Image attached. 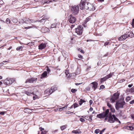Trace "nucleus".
<instances>
[{
  "mask_svg": "<svg viewBox=\"0 0 134 134\" xmlns=\"http://www.w3.org/2000/svg\"><path fill=\"white\" fill-rule=\"evenodd\" d=\"M113 74V72H110L109 74L108 75V76H109V78L112 77Z\"/></svg>",
  "mask_w": 134,
  "mask_h": 134,
  "instance_id": "31",
  "label": "nucleus"
},
{
  "mask_svg": "<svg viewBox=\"0 0 134 134\" xmlns=\"http://www.w3.org/2000/svg\"><path fill=\"white\" fill-rule=\"evenodd\" d=\"M129 91L131 93L134 92V86L129 90Z\"/></svg>",
  "mask_w": 134,
  "mask_h": 134,
  "instance_id": "28",
  "label": "nucleus"
},
{
  "mask_svg": "<svg viewBox=\"0 0 134 134\" xmlns=\"http://www.w3.org/2000/svg\"><path fill=\"white\" fill-rule=\"evenodd\" d=\"M78 57L79 58L81 59H82L83 57V56L81 55H78Z\"/></svg>",
  "mask_w": 134,
  "mask_h": 134,
  "instance_id": "53",
  "label": "nucleus"
},
{
  "mask_svg": "<svg viewBox=\"0 0 134 134\" xmlns=\"http://www.w3.org/2000/svg\"><path fill=\"white\" fill-rule=\"evenodd\" d=\"M89 103L90 105H91L93 103V101L92 100H90L89 101Z\"/></svg>",
  "mask_w": 134,
  "mask_h": 134,
  "instance_id": "56",
  "label": "nucleus"
},
{
  "mask_svg": "<svg viewBox=\"0 0 134 134\" xmlns=\"http://www.w3.org/2000/svg\"><path fill=\"white\" fill-rule=\"evenodd\" d=\"M127 35V37H132L134 36V34L131 31L128 32L126 34Z\"/></svg>",
  "mask_w": 134,
  "mask_h": 134,
  "instance_id": "17",
  "label": "nucleus"
},
{
  "mask_svg": "<svg viewBox=\"0 0 134 134\" xmlns=\"http://www.w3.org/2000/svg\"><path fill=\"white\" fill-rule=\"evenodd\" d=\"M83 27L82 26H78L77 28L75 29V32L78 35H80L82 34Z\"/></svg>",
  "mask_w": 134,
  "mask_h": 134,
  "instance_id": "8",
  "label": "nucleus"
},
{
  "mask_svg": "<svg viewBox=\"0 0 134 134\" xmlns=\"http://www.w3.org/2000/svg\"><path fill=\"white\" fill-rule=\"evenodd\" d=\"M91 19L90 17H88L86 18L85 20V23H86L88 21H89Z\"/></svg>",
  "mask_w": 134,
  "mask_h": 134,
  "instance_id": "27",
  "label": "nucleus"
},
{
  "mask_svg": "<svg viewBox=\"0 0 134 134\" xmlns=\"http://www.w3.org/2000/svg\"><path fill=\"white\" fill-rule=\"evenodd\" d=\"M109 44V42H106L105 43L104 46H106L108 45Z\"/></svg>",
  "mask_w": 134,
  "mask_h": 134,
  "instance_id": "50",
  "label": "nucleus"
},
{
  "mask_svg": "<svg viewBox=\"0 0 134 134\" xmlns=\"http://www.w3.org/2000/svg\"><path fill=\"white\" fill-rule=\"evenodd\" d=\"M86 90L87 91H89L90 90V87H88L86 88Z\"/></svg>",
  "mask_w": 134,
  "mask_h": 134,
  "instance_id": "48",
  "label": "nucleus"
},
{
  "mask_svg": "<svg viewBox=\"0 0 134 134\" xmlns=\"http://www.w3.org/2000/svg\"><path fill=\"white\" fill-rule=\"evenodd\" d=\"M127 37V35L126 34H125L119 37L118 39L119 41H122L125 40Z\"/></svg>",
  "mask_w": 134,
  "mask_h": 134,
  "instance_id": "11",
  "label": "nucleus"
},
{
  "mask_svg": "<svg viewBox=\"0 0 134 134\" xmlns=\"http://www.w3.org/2000/svg\"><path fill=\"white\" fill-rule=\"evenodd\" d=\"M67 125H64L62 126H61L60 127V129L62 130L63 131L65 129L66 127H67Z\"/></svg>",
  "mask_w": 134,
  "mask_h": 134,
  "instance_id": "25",
  "label": "nucleus"
},
{
  "mask_svg": "<svg viewBox=\"0 0 134 134\" xmlns=\"http://www.w3.org/2000/svg\"><path fill=\"white\" fill-rule=\"evenodd\" d=\"M46 44L45 43H41L38 46L39 49H44L46 46Z\"/></svg>",
  "mask_w": 134,
  "mask_h": 134,
  "instance_id": "14",
  "label": "nucleus"
},
{
  "mask_svg": "<svg viewBox=\"0 0 134 134\" xmlns=\"http://www.w3.org/2000/svg\"><path fill=\"white\" fill-rule=\"evenodd\" d=\"M57 89V88L56 87L53 86L51 87L50 89L49 90H48L47 91H49V93L51 94L53 92L56 90Z\"/></svg>",
  "mask_w": 134,
  "mask_h": 134,
  "instance_id": "12",
  "label": "nucleus"
},
{
  "mask_svg": "<svg viewBox=\"0 0 134 134\" xmlns=\"http://www.w3.org/2000/svg\"><path fill=\"white\" fill-rule=\"evenodd\" d=\"M71 11L73 15L77 14L79 12V6L78 5L72 6Z\"/></svg>",
  "mask_w": 134,
  "mask_h": 134,
  "instance_id": "4",
  "label": "nucleus"
},
{
  "mask_svg": "<svg viewBox=\"0 0 134 134\" xmlns=\"http://www.w3.org/2000/svg\"><path fill=\"white\" fill-rule=\"evenodd\" d=\"M134 128V124H133L132 126H127L126 128V129L132 130Z\"/></svg>",
  "mask_w": 134,
  "mask_h": 134,
  "instance_id": "21",
  "label": "nucleus"
},
{
  "mask_svg": "<svg viewBox=\"0 0 134 134\" xmlns=\"http://www.w3.org/2000/svg\"><path fill=\"white\" fill-rule=\"evenodd\" d=\"M8 61H4L2 62L1 63H0V65H2V64H4L5 63L7 62Z\"/></svg>",
  "mask_w": 134,
  "mask_h": 134,
  "instance_id": "44",
  "label": "nucleus"
},
{
  "mask_svg": "<svg viewBox=\"0 0 134 134\" xmlns=\"http://www.w3.org/2000/svg\"><path fill=\"white\" fill-rule=\"evenodd\" d=\"M105 88L104 86L103 85H100V89H103Z\"/></svg>",
  "mask_w": 134,
  "mask_h": 134,
  "instance_id": "40",
  "label": "nucleus"
},
{
  "mask_svg": "<svg viewBox=\"0 0 134 134\" xmlns=\"http://www.w3.org/2000/svg\"><path fill=\"white\" fill-rule=\"evenodd\" d=\"M131 99V97L130 96H128L127 98H126V100L127 102L128 101L130 100Z\"/></svg>",
  "mask_w": 134,
  "mask_h": 134,
  "instance_id": "37",
  "label": "nucleus"
},
{
  "mask_svg": "<svg viewBox=\"0 0 134 134\" xmlns=\"http://www.w3.org/2000/svg\"><path fill=\"white\" fill-rule=\"evenodd\" d=\"M76 75V74L75 73H71L70 74H69V77L73 78L75 77Z\"/></svg>",
  "mask_w": 134,
  "mask_h": 134,
  "instance_id": "20",
  "label": "nucleus"
},
{
  "mask_svg": "<svg viewBox=\"0 0 134 134\" xmlns=\"http://www.w3.org/2000/svg\"><path fill=\"white\" fill-rule=\"evenodd\" d=\"M41 31L42 32L45 33L49 32V30L48 28L46 27H44L41 29Z\"/></svg>",
  "mask_w": 134,
  "mask_h": 134,
  "instance_id": "16",
  "label": "nucleus"
},
{
  "mask_svg": "<svg viewBox=\"0 0 134 134\" xmlns=\"http://www.w3.org/2000/svg\"><path fill=\"white\" fill-rule=\"evenodd\" d=\"M4 113V111H1L0 113V114L2 115H3Z\"/></svg>",
  "mask_w": 134,
  "mask_h": 134,
  "instance_id": "57",
  "label": "nucleus"
},
{
  "mask_svg": "<svg viewBox=\"0 0 134 134\" xmlns=\"http://www.w3.org/2000/svg\"><path fill=\"white\" fill-rule=\"evenodd\" d=\"M15 81L14 79H9L7 78L4 81V83L6 85L11 84Z\"/></svg>",
  "mask_w": 134,
  "mask_h": 134,
  "instance_id": "5",
  "label": "nucleus"
},
{
  "mask_svg": "<svg viewBox=\"0 0 134 134\" xmlns=\"http://www.w3.org/2000/svg\"><path fill=\"white\" fill-rule=\"evenodd\" d=\"M132 26L133 27H134V19H133L132 23Z\"/></svg>",
  "mask_w": 134,
  "mask_h": 134,
  "instance_id": "49",
  "label": "nucleus"
},
{
  "mask_svg": "<svg viewBox=\"0 0 134 134\" xmlns=\"http://www.w3.org/2000/svg\"><path fill=\"white\" fill-rule=\"evenodd\" d=\"M76 91L77 90L75 89H72L71 90V91L73 93H75Z\"/></svg>",
  "mask_w": 134,
  "mask_h": 134,
  "instance_id": "35",
  "label": "nucleus"
},
{
  "mask_svg": "<svg viewBox=\"0 0 134 134\" xmlns=\"http://www.w3.org/2000/svg\"><path fill=\"white\" fill-rule=\"evenodd\" d=\"M72 132L75 134H80L81 133V132L80 131L79 129L76 130H74L72 131Z\"/></svg>",
  "mask_w": 134,
  "mask_h": 134,
  "instance_id": "19",
  "label": "nucleus"
},
{
  "mask_svg": "<svg viewBox=\"0 0 134 134\" xmlns=\"http://www.w3.org/2000/svg\"><path fill=\"white\" fill-rule=\"evenodd\" d=\"M47 72L48 74L51 71L50 69L48 68V67H47Z\"/></svg>",
  "mask_w": 134,
  "mask_h": 134,
  "instance_id": "41",
  "label": "nucleus"
},
{
  "mask_svg": "<svg viewBox=\"0 0 134 134\" xmlns=\"http://www.w3.org/2000/svg\"><path fill=\"white\" fill-rule=\"evenodd\" d=\"M39 129L40 130V131H41L42 132V131L44 130V128H42V127H40L39 128Z\"/></svg>",
  "mask_w": 134,
  "mask_h": 134,
  "instance_id": "55",
  "label": "nucleus"
},
{
  "mask_svg": "<svg viewBox=\"0 0 134 134\" xmlns=\"http://www.w3.org/2000/svg\"><path fill=\"white\" fill-rule=\"evenodd\" d=\"M73 105L74 106V108H75L79 106V105L77 103H74Z\"/></svg>",
  "mask_w": 134,
  "mask_h": 134,
  "instance_id": "30",
  "label": "nucleus"
},
{
  "mask_svg": "<svg viewBox=\"0 0 134 134\" xmlns=\"http://www.w3.org/2000/svg\"><path fill=\"white\" fill-rule=\"evenodd\" d=\"M85 9L90 10H94L95 9V7L93 4L89 3H86Z\"/></svg>",
  "mask_w": 134,
  "mask_h": 134,
  "instance_id": "6",
  "label": "nucleus"
},
{
  "mask_svg": "<svg viewBox=\"0 0 134 134\" xmlns=\"http://www.w3.org/2000/svg\"><path fill=\"white\" fill-rule=\"evenodd\" d=\"M80 102H81L82 103H84V102H86V101L85 100H83V99H80Z\"/></svg>",
  "mask_w": 134,
  "mask_h": 134,
  "instance_id": "43",
  "label": "nucleus"
},
{
  "mask_svg": "<svg viewBox=\"0 0 134 134\" xmlns=\"http://www.w3.org/2000/svg\"><path fill=\"white\" fill-rule=\"evenodd\" d=\"M98 1H100L101 2H102L104 1V0H97Z\"/></svg>",
  "mask_w": 134,
  "mask_h": 134,
  "instance_id": "62",
  "label": "nucleus"
},
{
  "mask_svg": "<svg viewBox=\"0 0 134 134\" xmlns=\"http://www.w3.org/2000/svg\"><path fill=\"white\" fill-rule=\"evenodd\" d=\"M55 0H48L47 1L46 0H44V1L45 3H48L50 2H52L53 1H54Z\"/></svg>",
  "mask_w": 134,
  "mask_h": 134,
  "instance_id": "26",
  "label": "nucleus"
},
{
  "mask_svg": "<svg viewBox=\"0 0 134 134\" xmlns=\"http://www.w3.org/2000/svg\"><path fill=\"white\" fill-rule=\"evenodd\" d=\"M91 84L92 85V87L93 88L94 90H95L97 87L98 83L96 82H92L91 83Z\"/></svg>",
  "mask_w": 134,
  "mask_h": 134,
  "instance_id": "13",
  "label": "nucleus"
},
{
  "mask_svg": "<svg viewBox=\"0 0 134 134\" xmlns=\"http://www.w3.org/2000/svg\"><path fill=\"white\" fill-rule=\"evenodd\" d=\"M130 103L131 104L134 103V100H132L130 102Z\"/></svg>",
  "mask_w": 134,
  "mask_h": 134,
  "instance_id": "52",
  "label": "nucleus"
},
{
  "mask_svg": "<svg viewBox=\"0 0 134 134\" xmlns=\"http://www.w3.org/2000/svg\"><path fill=\"white\" fill-rule=\"evenodd\" d=\"M47 72L46 71L44 72L41 75V78L42 79L46 77L47 75Z\"/></svg>",
  "mask_w": 134,
  "mask_h": 134,
  "instance_id": "18",
  "label": "nucleus"
},
{
  "mask_svg": "<svg viewBox=\"0 0 134 134\" xmlns=\"http://www.w3.org/2000/svg\"><path fill=\"white\" fill-rule=\"evenodd\" d=\"M107 105L110 108L112 107L111 105L108 102L107 103Z\"/></svg>",
  "mask_w": 134,
  "mask_h": 134,
  "instance_id": "39",
  "label": "nucleus"
},
{
  "mask_svg": "<svg viewBox=\"0 0 134 134\" xmlns=\"http://www.w3.org/2000/svg\"><path fill=\"white\" fill-rule=\"evenodd\" d=\"M87 3L86 2H83L80 4V6L81 9L83 10L85 9L86 3Z\"/></svg>",
  "mask_w": 134,
  "mask_h": 134,
  "instance_id": "15",
  "label": "nucleus"
},
{
  "mask_svg": "<svg viewBox=\"0 0 134 134\" xmlns=\"http://www.w3.org/2000/svg\"><path fill=\"white\" fill-rule=\"evenodd\" d=\"M81 116L82 117L86 119V120H87V119L86 118V117H87V118H88V116Z\"/></svg>",
  "mask_w": 134,
  "mask_h": 134,
  "instance_id": "46",
  "label": "nucleus"
},
{
  "mask_svg": "<svg viewBox=\"0 0 134 134\" xmlns=\"http://www.w3.org/2000/svg\"><path fill=\"white\" fill-rule=\"evenodd\" d=\"M107 80V79L105 77L103 78H101L100 79V83L101 84L102 82L106 80Z\"/></svg>",
  "mask_w": 134,
  "mask_h": 134,
  "instance_id": "23",
  "label": "nucleus"
},
{
  "mask_svg": "<svg viewBox=\"0 0 134 134\" xmlns=\"http://www.w3.org/2000/svg\"><path fill=\"white\" fill-rule=\"evenodd\" d=\"M68 107V105H66L65 106L63 107V108H62L63 110H64V109H66Z\"/></svg>",
  "mask_w": 134,
  "mask_h": 134,
  "instance_id": "47",
  "label": "nucleus"
},
{
  "mask_svg": "<svg viewBox=\"0 0 134 134\" xmlns=\"http://www.w3.org/2000/svg\"><path fill=\"white\" fill-rule=\"evenodd\" d=\"M68 19V21L70 23L72 24L75 22L76 20V18L71 14L69 16Z\"/></svg>",
  "mask_w": 134,
  "mask_h": 134,
  "instance_id": "9",
  "label": "nucleus"
},
{
  "mask_svg": "<svg viewBox=\"0 0 134 134\" xmlns=\"http://www.w3.org/2000/svg\"><path fill=\"white\" fill-rule=\"evenodd\" d=\"M105 130V129H103L100 132L99 134H102V133L104 132Z\"/></svg>",
  "mask_w": 134,
  "mask_h": 134,
  "instance_id": "42",
  "label": "nucleus"
},
{
  "mask_svg": "<svg viewBox=\"0 0 134 134\" xmlns=\"http://www.w3.org/2000/svg\"><path fill=\"white\" fill-rule=\"evenodd\" d=\"M65 74H66V76H68V77H69V75L68 74H69V73L67 71H66L65 72Z\"/></svg>",
  "mask_w": 134,
  "mask_h": 134,
  "instance_id": "45",
  "label": "nucleus"
},
{
  "mask_svg": "<svg viewBox=\"0 0 134 134\" xmlns=\"http://www.w3.org/2000/svg\"><path fill=\"white\" fill-rule=\"evenodd\" d=\"M105 77L107 80L109 79V76L108 75H107Z\"/></svg>",
  "mask_w": 134,
  "mask_h": 134,
  "instance_id": "58",
  "label": "nucleus"
},
{
  "mask_svg": "<svg viewBox=\"0 0 134 134\" xmlns=\"http://www.w3.org/2000/svg\"><path fill=\"white\" fill-rule=\"evenodd\" d=\"M29 19L28 20H26V19H24V20H22V21L24 22H25V21H27L28 22L29 21Z\"/></svg>",
  "mask_w": 134,
  "mask_h": 134,
  "instance_id": "51",
  "label": "nucleus"
},
{
  "mask_svg": "<svg viewBox=\"0 0 134 134\" xmlns=\"http://www.w3.org/2000/svg\"><path fill=\"white\" fill-rule=\"evenodd\" d=\"M125 102L124 100H121L117 102L115 104L116 109L118 110L120 108H123L124 105L125 104Z\"/></svg>",
  "mask_w": 134,
  "mask_h": 134,
  "instance_id": "2",
  "label": "nucleus"
},
{
  "mask_svg": "<svg viewBox=\"0 0 134 134\" xmlns=\"http://www.w3.org/2000/svg\"><path fill=\"white\" fill-rule=\"evenodd\" d=\"M80 52L82 53H84V52L82 50H81L80 51Z\"/></svg>",
  "mask_w": 134,
  "mask_h": 134,
  "instance_id": "63",
  "label": "nucleus"
},
{
  "mask_svg": "<svg viewBox=\"0 0 134 134\" xmlns=\"http://www.w3.org/2000/svg\"><path fill=\"white\" fill-rule=\"evenodd\" d=\"M10 21L9 18H7L6 20V22L7 24H8L10 23Z\"/></svg>",
  "mask_w": 134,
  "mask_h": 134,
  "instance_id": "32",
  "label": "nucleus"
},
{
  "mask_svg": "<svg viewBox=\"0 0 134 134\" xmlns=\"http://www.w3.org/2000/svg\"><path fill=\"white\" fill-rule=\"evenodd\" d=\"M100 131V130L99 129H97L95 130V133L96 134H98Z\"/></svg>",
  "mask_w": 134,
  "mask_h": 134,
  "instance_id": "36",
  "label": "nucleus"
},
{
  "mask_svg": "<svg viewBox=\"0 0 134 134\" xmlns=\"http://www.w3.org/2000/svg\"><path fill=\"white\" fill-rule=\"evenodd\" d=\"M41 134H46V133H44L43 131H42Z\"/></svg>",
  "mask_w": 134,
  "mask_h": 134,
  "instance_id": "64",
  "label": "nucleus"
},
{
  "mask_svg": "<svg viewBox=\"0 0 134 134\" xmlns=\"http://www.w3.org/2000/svg\"><path fill=\"white\" fill-rule=\"evenodd\" d=\"M119 95L118 93H114L113 96L111 97L110 99V101L112 103L115 102V101L119 98Z\"/></svg>",
  "mask_w": 134,
  "mask_h": 134,
  "instance_id": "7",
  "label": "nucleus"
},
{
  "mask_svg": "<svg viewBox=\"0 0 134 134\" xmlns=\"http://www.w3.org/2000/svg\"><path fill=\"white\" fill-rule=\"evenodd\" d=\"M23 47L22 46L18 47L16 48V50L17 51H19L21 48H23Z\"/></svg>",
  "mask_w": 134,
  "mask_h": 134,
  "instance_id": "34",
  "label": "nucleus"
},
{
  "mask_svg": "<svg viewBox=\"0 0 134 134\" xmlns=\"http://www.w3.org/2000/svg\"><path fill=\"white\" fill-rule=\"evenodd\" d=\"M37 80V78H32L31 79H27L25 83H33L34 82H36Z\"/></svg>",
  "mask_w": 134,
  "mask_h": 134,
  "instance_id": "10",
  "label": "nucleus"
},
{
  "mask_svg": "<svg viewBox=\"0 0 134 134\" xmlns=\"http://www.w3.org/2000/svg\"><path fill=\"white\" fill-rule=\"evenodd\" d=\"M30 110L29 109L26 108L24 109V111L26 113H29V112H31L30 111Z\"/></svg>",
  "mask_w": 134,
  "mask_h": 134,
  "instance_id": "29",
  "label": "nucleus"
},
{
  "mask_svg": "<svg viewBox=\"0 0 134 134\" xmlns=\"http://www.w3.org/2000/svg\"><path fill=\"white\" fill-rule=\"evenodd\" d=\"M57 25V23H54L52 24L51 25V28H56V26Z\"/></svg>",
  "mask_w": 134,
  "mask_h": 134,
  "instance_id": "24",
  "label": "nucleus"
},
{
  "mask_svg": "<svg viewBox=\"0 0 134 134\" xmlns=\"http://www.w3.org/2000/svg\"><path fill=\"white\" fill-rule=\"evenodd\" d=\"M93 110V108H92L91 107L90 108V111H92Z\"/></svg>",
  "mask_w": 134,
  "mask_h": 134,
  "instance_id": "60",
  "label": "nucleus"
},
{
  "mask_svg": "<svg viewBox=\"0 0 134 134\" xmlns=\"http://www.w3.org/2000/svg\"><path fill=\"white\" fill-rule=\"evenodd\" d=\"M92 116H90V117H89V119H90V120H89V121H91L92 120Z\"/></svg>",
  "mask_w": 134,
  "mask_h": 134,
  "instance_id": "54",
  "label": "nucleus"
},
{
  "mask_svg": "<svg viewBox=\"0 0 134 134\" xmlns=\"http://www.w3.org/2000/svg\"><path fill=\"white\" fill-rule=\"evenodd\" d=\"M47 18L46 17H43L42 18V19L41 20H40L39 21L42 23V24H44V23L45 22L44 20L46 19H47Z\"/></svg>",
  "mask_w": 134,
  "mask_h": 134,
  "instance_id": "22",
  "label": "nucleus"
},
{
  "mask_svg": "<svg viewBox=\"0 0 134 134\" xmlns=\"http://www.w3.org/2000/svg\"><path fill=\"white\" fill-rule=\"evenodd\" d=\"M80 120L82 122H85V119H83L81 118L80 119Z\"/></svg>",
  "mask_w": 134,
  "mask_h": 134,
  "instance_id": "38",
  "label": "nucleus"
},
{
  "mask_svg": "<svg viewBox=\"0 0 134 134\" xmlns=\"http://www.w3.org/2000/svg\"><path fill=\"white\" fill-rule=\"evenodd\" d=\"M110 108V110L111 111L112 113H114L115 111V109L114 108H113L112 107L111 108Z\"/></svg>",
  "mask_w": 134,
  "mask_h": 134,
  "instance_id": "33",
  "label": "nucleus"
},
{
  "mask_svg": "<svg viewBox=\"0 0 134 134\" xmlns=\"http://www.w3.org/2000/svg\"><path fill=\"white\" fill-rule=\"evenodd\" d=\"M118 119L116 117L115 115L113 114L112 116L110 113L108 116H107L106 118H105L104 121H107L110 123H114L115 121H117Z\"/></svg>",
  "mask_w": 134,
  "mask_h": 134,
  "instance_id": "1",
  "label": "nucleus"
},
{
  "mask_svg": "<svg viewBox=\"0 0 134 134\" xmlns=\"http://www.w3.org/2000/svg\"><path fill=\"white\" fill-rule=\"evenodd\" d=\"M125 81V80L124 79H122L120 81V82H123Z\"/></svg>",
  "mask_w": 134,
  "mask_h": 134,
  "instance_id": "61",
  "label": "nucleus"
},
{
  "mask_svg": "<svg viewBox=\"0 0 134 134\" xmlns=\"http://www.w3.org/2000/svg\"><path fill=\"white\" fill-rule=\"evenodd\" d=\"M109 112V110L107 109L103 113L97 114V117L101 119L106 118L107 116H108V114Z\"/></svg>",
  "mask_w": 134,
  "mask_h": 134,
  "instance_id": "3",
  "label": "nucleus"
},
{
  "mask_svg": "<svg viewBox=\"0 0 134 134\" xmlns=\"http://www.w3.org/2000/svg\"><path fill=\"white\" fill-rule=\"evenodd\" d=\"M133 86V84L129 85L128 86V87H131Z\"/></svg>",
  "mask_w": 134,
  "mask_h": 134,
  "instance_id": "59",
  "label": "nucleus"
}]
</instances>
